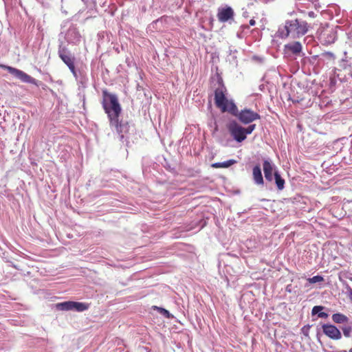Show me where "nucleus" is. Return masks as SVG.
Returning a JSON list of instances; mask_svg holds the SVG:
<instances>
[{"label":"nucleus","instance_id":"obj_30","mask_svg":"<svg viewBox=\"0 0 352 352\" xmlns=\"http://www.w3.org/2000/svg\"><path fill=\"white\" fill-rule=\"evenodd\" d=\"M309 328H310V326H309V325L307 327L305 326L304 327H302V331L305 336H308V333H309L308 332H309Z\"/></svg>","mask_w":352,"mask_h":352},{"label":"nucleus","instance_id":"obj_16","mask_svg":"<svg viewBox=\"0 0 352 352\" xmlns=\"http://www.w3.org/2000/svg\"><path fill=\"white\" fill-rule=\"evenodd\" d=\"M236 163V161L235 160H229L228 161H225L223 162H216L212 164V167L215 168H228L230 166Z\"/></svg>","mask_w":352,"mask_h":352},{"label":"nucleus","instance_id":"obj_21","mask_svg":"<svg viewBox=\"0 0 352 352\" xmlns=\"http://www.w3.org/2000/svg\"><path fill=\"white\" fill-rule=\"evenodd\" d=\"M88 309V305L83 302H73V310L83 311Z\"/></svg>","mask_w":352,"mask_h":352},{"label":"nucleus","instance_id":"obj_20","mask_svg":"<svg viewBox=\"0 0 352 352\" xmlns=\"http://www.w3.org/2000/svg\"><path fill=\"white\" fill-rule=\"evenodd\" d=\"M295 4L298 10L302 11V8L309 7L311 1L309 0H295Z\"/></svg>","mask_w":352,"mask_h":352},{"label":"nucleus","instance_id":"obj_25","mask_svg":"<svg viewBox=\"0 0 352 352\" xmlns=\"http://www.w3.org/2000/svg\"><path fill=\"white\" fill-rule=\"evenodd\" d=\"M322 56L323 57H325L329 59H332V60H334L336 58L334 54L331 52H325L322 54Z\"/></svg>","mask_w":352,"mask_h":352},{"label":"nucleus","instance_id":"obj_23","mask_svg":"<svg viewBox=\"0 0 352 352\" xmlns=\"http://www.w3.org/2000/svg\"><path fill=\"white\" fill-rule=\"evenodd\" d=\"M324 280V278L322 276H320V275H316V276H314L311 278H309L307 279V281L309 283H319V282H322Z\"/></svg>","mask_w":352,"mask_h":352},{"label":"nucleus","instance_id":"obj_29","mask_svg":"<svg viewBox=\"0 0 352 352\" xmlns=\"http://www.w3.org/2000/svg\"><path fill=\"white\" fill-rule=\"evenodd\" d=\"M70 72L72 73L73 76L75 77L76 80H78L80 77V76L78 75L75 66L73 67V69H69Z\"/></svg>","mask_w":352,"mask_h":352},{"label":"nucleus","instance_id":"obj_26","mask_svg":"<svg viewBox=\"0 0 352 352\" xmlns=\"http://www.w3.org/2000/svg\"><path fill=\"white\" fill-rule=\"evenodd\" d=\"M155 308L157 309L160 312L163 314L164 316H166V318H170V313L168 310L164 309V308H161V307H155Z\"/></svg>","mask_w":352,"mask_h":352},{"label":"nucleus","instance_id":"obj_4","mask_svg":"<svg viewBox=\"0 0 352 352\" xmlns=\"http://www.w3.org/2000/svg\"><path fill=\"white\" fill-rule=\"evenodd\" d=\"M0 67L6 69L10 74L21 80L23 82L36 85V80L35 78L20 69L4 65H0Z\"/></svg>","mask_w":352,"mask_h":352},{"label":"nucleus","instance_id":"obj_5","mask_svg":"<svg viewBox=\"0 0 352 352\" xmlns=\"http://www.w3.org/2000/svg\"><path fill=\"white\" fill-rule=\"evenodd\" d=\"M228 129L236 142H241L246 138L245 128L240 126L236 121L230 122L228 125Z\"/></svg>","mask_w":352,"mask_h":352},{"label":"nucleus","instance_id":"obj_35","mask_svg":"<svg viewBox=\"0 0 352 352\" xmlns=\"http://www.w3.org/2000/svg\"><path fill=\"white\" fill-rule=\"evenodd\" d=\"M350 352H352V349L350 350Z\"/></svg>","mask_w":352,"mask_h":352},{"label":"nucleus","instance_id":"obj_24","mask_svg":"<svg viewBox=\"0 0 352 352\" xmlns=\"http://www.w3.org/2000/svg\"><path fill=\"white\" fill-rule=\"evenodd\" d=\"M343 334L345 337H350L352 331V328L350 326L344 327L342 328Z\"/></svg>","mask_w":352,"mask_h":352},{"label":"nucleus","instance_id":"obj_27","mask_svg":"<svg viewBox=\"0 0 352 352\" xmlns=\"http://www.w3.org/2000/svg\"><path fill=\"white\" fill-rule=\"evenodd\" d=\"M256 125L255 124H251L248 126L247 128H245V135L248 134H250L252 133V131L254 130Z\"/></svg>","mask_w":352,"mask_h":352},{"label":"nucleus","instance_id":"obj_11","mask_svg":"<svg viewBox=\"0 0 352 352\" xmlns=\"http://www.w3.org/2000/svg\"><path fill=\"white\" fill-rule=\"evenodd\" d=\"M323 333L333 340H340L342 338L340 330L333 324H324L322 326Z\"/></svg>","mask_w":352,"mask_h":352},{"label":"nucleus","instance_id":"obj_2","mask_svg":"<svg viewBox=\"0 0 352 352\" xmlns=\"http://www.w3.org/2000/svg\"><path fill=\"white\" fill-rule=\"evenodd\" d=\"M102 106L104 112L107 114L109 124H116V119L120 118L122 112V107L119 103L118 96L108 92L107 90L102 91Z\"/></svg>","mask_w":352,"mask_h":352},{"label":"nucleus","instance_id":"obj_10","mask_svg":"<svg viewBox=\"0 0 352 352\" xmlns=\"http://www.w3.org/2000/svg\"><path fill=\"white\" fill-rule=\"evenodd\" d=\"M336 39L337 34L333 29L324 30L320 35V40L324 45H331L333 43Z\"/></svg>","mask_w":352,"mask_h":352},{"label":"nucleus","instance_id":"obj_34","mask_svg":"<svg viewBox=\"0 0 352 352\" xmlns=\"http://www.w3.org/2000/svg\"><path fill=\"white\" fill-rule=\"evenodd\" d=\"M82 1L85 3V4H87L88 2V0H82Z\"/></svg>","mask_w":352,"mask_h":352},{"label":"nucleus","instance_id":"obj_9","mask_svg":"<svg viewBox=\"0 0 352 352\" xmlns=\"http://www.w3.org/2000/svg\"><path fill=\"white\" fill-rule=\"evenodd\" d=\"M218 20L221 23H225L234 18V10L228 6L221 7L218 9L217 12Z\"/></svg>","mask_w":352,"mask_h":352},{"label":"nucleus","instance_id":"obj_12","mask_svg":"<svg viewBox=\"0 0 352 352\" xmlns=\"http://www.w3.org/2000/svg\"><path fill=\"white\" fill-rule=\"evenodd\" d=\"M263 166L265 179L268 182H272L273 180L274 165L270 160H265L263 162Z\"/></svg>","mask_w":352,"mask_h":352},{"label":"nucleus","instance_id":"obj_7","mask_svg":"<svg viewBox=\"0 0 352 352\" xmlns=\"http://www.w3.org/2000/svg\"><path fill=\"white\" fill-rule=\"evenodd\" d=\"M116 124H109L110 126L115 128L120 136V140L124 142L129 138L128 133L130 132L131 126L128 122L120 121L119 118L116 119Z\"/></svg>","mask_w":352,"mask_h":352},{"label":"nucleus","instance_id":"obj_6","mask_svg":"<svg viewBox=\"0 0 352 352\" xmlns=\"http://www.w3.org/2000/svg\"><path fill=\"white\" fill-rule=\"evenodd\" d=\"M234 116L237 117L238 119L245 124H250L254 120L260 119L261 118L258 113L254 112L250 109H244L240 112L237 109V114Z\"/></svg>","mask_w":352,"mask_h":352},{"label":"nucleus","instance_id":"obj_3","mask_svg":"<svg viewBox=\"0 0 352 352\" xmlns=\"http://www.w3.org/2000/svg\"><path fill=\"white\" fill-rule=\"evenodd\" d=\"M227 89L223 84H219L214 91V101L216 106L222 112H229L232 115L237 114V107L232 100H228L226 96Z\"/></svg>","mask_w":352,"mask_h":352},{"label":"nucleus","instance_id":"obj_17","mask_svg":"<svg viewBox=\"0 0 352 352\" xmlns=\"http://www.w3.org/2000/svg\"><path fill=\"white\" fill-rule=\"evenodd\" d=\"M332 320L336 323L342 324L347 322L349 318L346 316L342 314L337 313L332 315Z\"/></svg>","mask_w":352,"mask_h":352},{"label":"nucleus","instance_id":"obj_32","mask_svg":"<svg viewBox=\"0 0 352 352\" xmlns=\"http://www.w3.org/2000/svg\"><path fill=\"white\" fill-rule=\"evenodd\" d=\"M256 23L254 19H251L249 22L250 25L253 26Z\"/></svg>","mask_w":352,"mask_h":352},{"label":"nucleus","instance_id":"obj_14","mask_svg":"<svg viewBox=\"0 0 352 352\" xmlns=\"http://www.w3.org/2000/svg\"><path fill=\"white\" fill-rule=\"evenodd\" d=\"M302 45L298 41H294L285 45V50L291 52L294 54H299L302 51Z\"/></svg>","mask_w":352,"mask_h":352},{"label":"nucleus","instance_id":"obj_15","mask_svg":"<svg viewBox=\"0 0 352 352\" xmlns=\"http://www.w3.org/2000/svg\"><path fill=\"white\" fill-rule=\"evenodd\" d=\"M275 184L278 190H282L285 188V180L283 179L278 171L274 173Z\"/></svg>","mask_w":352,"mask_h":352},{"label":"nucleus","instance_id":"obj_18","mask_svg":"<svg viewBox=\"0 0 352 352\" xmlns=\"http://www.w3.org/2000/svg\"><path fill=\"white\" fill-rule=\"evenodd\" d=\"M56 307L58 309L63 311L73 310V301H65L58 303Z\"/></svg>","mask_w":352,"mask_h":352},{"label":"nucleus","instance_id":"obj_19","mask_svg":"<svg viewBox=\"0 0 352 352\" xmlns=\"http://www.w3.org/2000/svg\"><path fill=\"white\" fill-rule=\"evenodd\" d=\"M322 306H314L312 309V315L318 314V316L321 318H326L328 317V314L325 312L321 311L323 309Z\"/></svg>","mask_w":352,"mask_h":352},{"label":"nucleus","instance_id":"obj_13","mask_svg":"<svg viewBox=\"0 0 352 352\" xmlns=\"http://www.w3.org/2000/svg\"><path fill=\"white\" fill-rule=\"evenodd\" d=\"M253 180L256 185H263L264 180L261 173V169L259 165L254 166L252 170Z\"/></svg>","mask_w":352,"mask_h":352},{"label":"nucleus","instance_id":"obj_1","mask_svg":"<svg viewBox=\"0 0 352 352\" xmlns=\"http://www.w3.org/2000/svg\"><path fill=\"white\" fill-rule=\"evenodd\" d=\"M309 27L308 23L302 19L286 20L285 25L279 27L277 35L281 38L288 36L293 38H300L307 33Z\"/></svg>","mask_w":352,"mask_h":352},{"label":"nucleus","instance_id":"obj_28","mask_svg":"<svg viewBox=\"0 0 352 352\" xmlns=\"http://www.w3.org/2000/svg\"><path fill=\"white\" fill-rule=\"evenodd\" d=\"M249 28V26L247 25H243L241 26V29L242 30L241 32H238L236 35H237V37L239 38H242L243 37V32L245 29H248Z\"/></svg>","mask_w":352,"mask_h":352},{"label":"nucleus","instance_id":"obj_31","mask_svg":"<svg viewBox=\"0 0 352 352\" xmlns=\"http://www.w3.org/2000/svg\"><path fill=\"white\" fill-rule=\"evenodd\" d=\"M308 15L310 16V17H315L316 16V14L315 13L313 12V11H311L308 13Z\"/></svg>","mask_w":352,"mask_h":352},{"label":"nucleus","instance_id":"obj_22","mask_svg":"<svg viewBox=\"0 0 352 352\" xmlns=\"http://www.w3.org/2000/svg\"><path fill=\"white\" fill-rule=\"evenodd\" d=\"M77 80L82 88L87 87L88 78L85 75L80 74L79 78Z\"/></svg>","mask_w":352,"mask_h":352},{"label":"nucleus","instance_id":"obj_33","mask_svg":"<svg viewBox=\"0 0 352 352\" xmlns=\"http://www.w3.org/2000/svg\"><path fill=\"white\" fill-rule=\"evenodd\" d=\"M349 298L352 300V289L349 292Z\"/></svg>","mask_w":352,"mask_h":352},{"label":"nucleus","instance_id":"obj_8","mask_svg":"<svg viewBox=\"0 0 352 352\" xmlns=\"http://www.w3.org/2000/svg\"><path fill=\"white\" fill-rule=\"evenodd\" d=\"M58 54L60 58L68 67L69 69H73V67L75 66V57L65 47L60 46L58 48Z\"/></svg>","mask_w":352,"mask_h":352}]
</instances>
